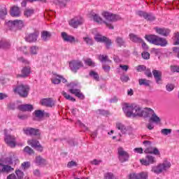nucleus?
<instances>
[{
    "label": "nucleus",
    "mask_w": 179,
    "mask_h": 179,
    "mask_svg": "<svg viewBox=\"0 0 179 179\" xmlns=\"http://www.w3.org/2000/svg\"><path fill=\"white\" fill-rule=\"evenodd\" d=\"M171 167V163L170 162L165 160L162 164H158L157 166L152 167V171L155 174H160L163 171H167Z\"/></svg>",
    "instance_id": "5"
},
{
    "label": "nucleus",
    "mask_w": 179,
    "mask_h": 179,
    "mask_svg": "<svg viewBox=\"0 0 179 179\" xmlns=\"http://www.w3.org/2000/svg\"><path fill=\"white\" fill-rule=\"evenodd\" d=\"M14 93L19 94L20 97L26 98L29 96V92H30V87L29 85H18L13 88Z\"/></svg>",
    "instance_id": "7"
},
{
    "label": "nucleus",
    "mask_w": 179,
    "mask_h": 179,
    "mask_svg": "<svg viewBox=\"0 0 179 179\" xmlns=\"http://www.w3.org/2000/svg\"><path fill=\"white\" fill-rule=\"evenodd\" d=\"M90 76L91 78H92L93 79H94V80H96L97 82L100 79V76H99V73H97V72H96L94 71H91L90 72Z\"/></svg>",
    "instance_id": "41"
},
{
    "label": "nucleus",
    "mask_w": 179,
    "mask_h": 179,
    "mask_svg": "<svg viewBox=\"0 0 179 179\" xmlns=\"http://www.w3.org/2000/svg\"><path fill=\"white\" fill-rule=\"evenodd\" d=\"M31 72V68L30 66H25L21 71V74H18L17 78H27Z\"/></svg>",
    "instance_id": "25"
},
{
    "label": "nucleus",
    "mask_w": 179,
    "mask_h": 179,
    "mask_svg": "<svg viewBox=\"0 0 179 179\" xmlns=\"http://www.w3.org/2000/svg\"><path fill=\"white\" fill-rule=\"evenodd\" d=\"M62 96H64V97L66 99V100H69L70 101H76V99L73 97H72L71 95H69V94L65 92H62Z\"/></svg>",
    "instance_id": "44"
},
{
    "label": "nucleus",
    "mask_w": 179,
    "mask_h": 179,
    "mask_svg": "<svg viewBox=\"0 0 179 179\" xmlns=\"http://www.w3.org/2000/svg\"><path fill=\"white\" fill-rule=\"evenodd\" d=\"M10 48V42L9 41H0V48H3L7 50Z\"/></svg>",
    "instance_id": "34"
},
{
    "label": "nucleus",
    "mask_w": 179,
    "mask_h": 179,
    "mask_svg": "<svg viewBox=\"0 0 179 179\" xmlns=\"http://www.w3.org/2000/svg\"><path fill=\"white\" fill-rule=\"evenodd\" d=\"M138 83L141 86H149L150 85V80L141 78L138 80Z\"/></svg>",
    "instance_id": "42"
},
{
    "label": "nucleus",
    "mask_w": 179,
    "mask_h": 179,
    "mask_svg": "<svg viewBox=\"0 0 179 179\" xmlns=\"http://www.w3.org/2000/svg\"><path fill=\"white\" fill-rule=\"evenodd\" d=\"M117 155L120 163H125L129 160V154L122 147L117 148Z\"/></svg>",
    "instance_id": "8"
},
{
    "label": "nucleus",
    "mask_w": 179,
    "mask_h": 179,
    "mask_svg": "<svg viewBox=\"0 0 179 179\" xmlns=\"http://www.w3.org/2000/svg\"><path fill=\"white\" fill-rule=\"evenodd\" d=\"M23 131L25 135H29L30 136H40V135H41V133L40 132V129H34L33 127L24 128Z\"/></svg>",
    "instance_id": "13"
},
{
    "label": "nucleus",
    "mask_w": 179,
    "mask_h": 179,
    "mask_svg": "<svg viewBox=\"0 0 179 179\" xmlns=\"http://www.w3.org/2000/svg\"><path fill=\"white\" fill-rule=\"evenodd\" d=\"M76 166H78V164L75 161H71L67 164L68 169H72V167H76Z\"/></svg>",
    "instance_id": "53"
},
{
    "label": "nucleus",
    "mask_w": 179,
    "mask_h": 179,
    "mask_svg": "<svg viewBox=\"0 0 179 179\" xmlns=\"http://www.w3.org/2000/svg\"><path fill=\"white\" fill-rule=\"evenodd\" d=\"M150 120L155 124H159V122H160V117H159L156 113H154Z\"/></svg>",
    "instance_id": "46"
},
{
    "label": "nucleus",
    "mask_w": 179,
    "mask_h": 179,
    "mask_svg": "<svg viewBox=\"0 0 179 179\" xmlns=\"http://www.w3.org/2000/svg\"><path fill=\"white\" fill-rule=\"evenodd\" d=\"M30 54L31 55H36L37 52H38V47L37 46H31L30 48Z\"/></svg>",
    "instance_id": "48"
},
{
    "label": "nucleus",
    "mask_w": 179,
    "mask_h": 179,
    "mask_svg": "<svg viewBox=\"0 0 179 179\" xmlns=\"http://www.w3.org/2000/svg\"><path fill=\"white\" fill-rule=\"evenodd\" d=\"M120 80H122V82L127 83L129 80V77L128 76L123 75L120 77Z\"/></svg>",
    "instance_id": "60"
},
{
    "label": "nucleus",
    "mask_w": 179,
    "mask_h": 179,
    "mask_svg": "<svg viewBox=\"0 0 179 179\" xmlns=\"http://www.w3.org/2000/svg\"><path fill=\"white\" fill-rule=\"evenodd\" d=\"M102 68L105 72H110V70L111 69V67H110L109 65H107L106 64H103L102 65Z\"/></svg>",
    "instance_id": "59"
},
{
    "label": "nucleus",
    "mask_w": 179,
    "mask_h": 179,
    "mask_svg": "<svg viewBox=\"0 0 179 179\" xmlns=\"http://www.w3.org/2000/svg\"><path fill=\"white\" fill-rule=\"evenodd\" d=\"M10 15L13 17H19L20 16V8L16 6H13L10 8Z\"/></svg>",
    "instance_id": "27"
},
{
    "label": "nucleus",
    "mask_w": 179,
    "mask_h": 179,
    "mask_svg": "<svg viewBox=\"0 0 179 179\" xmlns=\"http://www.w3.org/2000/svg\"><path fill=\"white\" fill-rule=\"evenodd\" d=\"M83 66V63L79 60H73L69 62V68L72 72H78L80 68Z\"/></svg>",
    "instance_id": "15"
},
{
    "label": "nucleus",
    "mask_w": 179,
    "mask_h": 179,
    "mask_svg": "<svg viewBox=\"0 0 179 179\" xmlns=\"http://www.w3.org/2000/svg\"><path fill=\"white\" fill-rule=\"evenodd\" d=\"M51 37V33L47 31H43L41 34V38L43 40V41H47L48 40H50V38Z\"/></svg>",
    "instance_id": "37"
},
{
    "label": "nucleus",
    "mask_w": 179,
    "mask_h": 179,
    "mask_svg": "<svg viewBox=\"0 0 179 179\" xmlns=\"http://www.w3.org/2000/svg\"><path fill=\"white\" fill-rule=\"evenodd\" d=\"M174 45H179V33H175L174 34Z\"/></svg>",
    "instance_id": "51"
},
{
    "label": "nucleus",
    "mask_w": 179,
    "mask_h": 179,
    "mask_svg": "<svg viewBox=\"0 0 179 179\" xmlns=\"http://www.w3.org/2000/svg\"><path fill=\"white\" fill-rule=\"evenodd\" d=\"M78 85V82H72L67 84V87H70L69 92L71 94H74L78 99H80V100H85V95L83 93L80 92V90L76 88Z\"/></svg>",
    "instance_id": "4"
},
{
    "label": "nucleus",
    "mask_w": 179,
    "mask_h": 179,
    "mask_svg": "<svg viewBox=\"0 0 179 179\" xmlns=\"http://www.w3.org/2000/svg\"><path fill=\"white\" fill-rule=\"evenodd\" d=\"M129 38L133 43H142V38H139L138 35H135L134 34H130Z\"/></svg>",
    "instance_id": "33"
},
{
    "label": "nucleus",
    "mask_w": 179,
    "mask_h": 179,
    "mask_svg": "<svg viewBox=\"0 0 179 179\" xmlns=\"http://www.w3.org/2000/svg\"><path fill=\"white\" fill-rule=\"evenodd\" d=\"M162 135H170L171 134V129H163L161 130Z\"/></svg>",
    "instance_id": "52"
},
{
    "label": "nucleus",
    "mask_w": 179,
    "mask_h": 179,
    "mask_svg": "<svg viewBox=\"0 0 179 179\" xmlns=\"http://www.w3.org/2000/svg\"><path fill=\"white\" fill-rule=\"evenodd\" d=\"M156 162V157L151 155H147L145 158L140 159V163L143 166H150V164H155Z\"/></svg>",
    "instance_id": "11"
},
{
    "label": "nucleus",
    "mask_w": 179,
    "mask_h": 179,
    "mask_svg": "<svg viewBox=\"0 0 179 179\" xmlns=\"http://www.w3.org/2000/svg\"><path fill=\"white\" fill-rule=\"evenodd\" d=\"M27 144L29 145V146H31V148H34V149H36L38 150V152H43V148L40 144V142L37 141L36 139H31L27 141Z\"/></svg>",
    "instance_id": "17"
},
{
    "label": "nucleus",
    "mask_w": 179,
    "mask_h": 179,
    "mask_svg": "<svg viewBox=\"0 0 179 179\" xmlns=\"http://www.w3.org/2000/svg\"><path fill=\"white\" fill-rule=\"evenodd\" d=\"M4 141L8 145V146H10V148H15L16 146V138L14 136H10V134H8V130L4 129Z\"/></svg>",
    "instance_id": "9"
},
{
    "label": "nucleus",
    "mask_w": 179,
    "mask_h": 179,
    "mask_svg": "<svg viewBox=\"0 0 179 179\" xmlns=\"http://www.w3.org/2000/svg\"><path fill=\"white\" fill-rule=\"evenodd\" d=\"M148 172H141L139 173H131L129 176V179H148Z\"/></svg>",
    "instance_id": "20"
},
{
    "label": "nucleus",
    "mask_w": 179,
    "mask_h": 179,
    "mask_svg": "<svg viewBox=\"0 0 179 179\" xmlns=\"http://www.w3.org/2000/svg\"><path fill=\"white\" fill-rule=\"evenodd\" d=\"M83 23V19L82 17H76L69 21V24L71 27L77 29L78 26H80Z\"/></svg>",
    "instance_id": "19"
},
{
    "label": "nucleus",
    "mask_w": 179,
    "mask_h": 179,
    "mask_svg": "<svg viewBox=\"0 0 179 179\" xmlns=\"http://www.w3.org/2000/svg\"><path fill=\"white\" fill-rule=\"evenodd\" d=\"M116 128L117 129H119L122 134H127L128 132V129H129V127H127L125 125H124V124L121 122L116 123Z\"/></svg>",
    "instance_id": "29"
},
{
    "label": "nucleus",
    "mask_w": 179,
    "mask_h": 179,
    "mask_svg": "<svg viewBox=\"0 0 179 179\" xmlns=\"http://www.w3.org/2000/svg\"><path fill=\"white\" fill-rule=\"evenodd\" d=\"M83 40L88 45H93V38H92L89 37V36H86V37H83Z\"/></svg>",
    "instance_id": "47"
},
{
    "label": "nucleus",
    "mask_w": 179,
    "mask_h": 179,
    "mask_svg": "<svg viewBox=\"0 0 179 179\" xmlns=\"http://www.w3.org/2000/svg\"><path fill=\"white\" fill-rule=\"evenodd\" d=\"M94 40L97 41V43H104L106 44V48H110L111 46V40L99 34L95 35Z\"/></svg>",
    "instance_id": "12"
},
{
    "label": "nucleus",
    "mask_w": 179,
    "mask_h": 179,
    "mask_svg": "<svg viewBox=\"0 0 179 179\" xmlns=\"http://www.w3.org/2000/svg\"><path fill=\"white\" fill-rule=\"evenodd\" d=\"M92 18L94 22H96L99 24H103V23H104L106 25V27H108L110 30H113L114 29V26H113V24L103 20V18L97 14L92 15Z\"/></svg>",
    "instance_id": "14"
},
{
    "label": "nucleus",
    "mask_w": 179,
    "mask_h": 179,
    "mask_svg": "<svg viewBox=\"0 0 179 179\" xmlns=\"http://www.w3.org/2000/svg\"><path fill=\"white\" fill-rule=\"evenodd\" d=\"M54 3L60 6V8H65L66 6V2L65 0H53Z\"/></svg>",
    "instance_id": "39"
},
{
    "label": "nucleus",
    "mask_w": 179,
    "mask_h": 179,
    "mask_svg": "<svg viewBox=\"0 0 179 179\" xmlns=\"http://www.w3.org/2000/svg\"><path fill=\"white\" fill-rule=\"evenodd\" d=\"M42 106H45V107H54L55 106V101L52 100V99H43L40 101Z\"/></svg>",
    "instance_id": "23"
},
{
    "label": "nucleus",
    "mask_w": 179,
    "mask_h": 179,
    "mask_svg": "<svg viewBox=\"0 0 179 179\" xmlns=\"http://www.w3.org/2000/svg\"><path fill=\"white\" fill-rule=\"evenodd\" d=\"M116 43L119 45V47H122V45H125V41L121 37H117L116 38Z\"/></svg>",
    "instance_id": "49"
},
{
    "label": "nucleus",
    "mask_w": 179,
    "mask_h": 179,
    "mask_svg": "<svg viewBox=\"0 0 179 179\" xmlns=\"http://www.w3.org/2000/svg\"><path fill=\"white\" fill-rule=\"evenodd\" d=\"M51 82L53 83V85H59L61 82H62V83H66L68 80H66V78L62 76L53 73L51 78Z\"/></svg>",
    "instance_id": "16"
},
{
    "label": "nucleus",
    "mask_w": 179,
    "mask_h": 179,
    "mask_svg": "<svg viewBox=\"0 0 179 179\" xmlns=\"http://www.w3.org/2000/svg\"><path fill=\"white\" fill-rule=\"evenodd\" d=\"M24 152H25V153H27L28 155H34V151L33 150V149H31V148H30L29 146H26L24 148Z\"/></svg>",
    "instance_id": "50"
},
{
    "label": "nucleus",
    "mask_w": 179,
    "mask_h": 179,
    "mask_svg": "<svg viewBox=\"0 0 179 179\" xmlns=\"http://www.w3.org/2000/svg\"><path fill=\"white\" fill-rule=\"evenodd\" d=\"M38 37V33L34 32L33 34H29L26 36L25 40L28 43H34L35 41H37V38Z\"/></svg>",
    "instance_id": "26"
},
{
    "label": "nucleus",
    "mask_w": 179,
    "mask_h": 179,
    "mask_svg": "<svg viewBox=\"0 0 179 179\" xmlns=\"http://www.w3.org/2000/svg\"><path fill=\"white\" fill-rule=\"evenodd\" d=\"M6 25L12 29L13 27H17V29H22L23 27V21L20 20H15L13 21L10 20L6 23Z\"/></svg>",
    "instance_id": "18"
},
{
    "label": "nucleus",
    "mask_w": 179,
    "mask_h": 179,
    "mask_svg": "<svg viewBox=\"0 0 179 179\" xmlns=\"http://www.w3.org/2000/svg\"><path fill=\"white\" fill-rule=\"evenodd\" d=\"M141 55L144 59H149L150 58V54L148 52H142Z\"/></svg>",
    "instance_id": "58"
},
{
    "label": "nucleus",
    "mask_w": 179,
    "mask_h": 179,
    "mask_svg": "<svg viewBox=\"0 0 179 179\" xmlns=\"http://www.w3.org/2000/svg\"><path fill=\"white\" fill-rule=\"evenodd\" d=\"M15 174H16V176H17V178L19 179L23 178L24 173H23V172L22 171H20L19 169L16 170L15 171Z\"/></svg>",
    "instance_id": "54"
},
{
    "label": "nucleus",
    "mask_w": 179,
    "mask_h": 179,
    "mask_svg": "<svg viewBox=\"0 0 179 179\" xmlns=\"http://www.w3.org/2000/svg\"><path fill=\"white\" fill-rule=\"evenodd\" d=\"M84 63L85 65L91 66L92 68H94L96 66V63H94V62H93L90 58L84 59Z\"/></svg>",
    "instance_id": "38"
},
{
    "label": "nucleus",
    "mask_w": 179,
    "mask_h": 179,
    "mask_svg": "<svg viewBox=\"0 0 179 179\" xmlns=\"http://www.w3.org/2000/svg\"><path fill=\"white\" fill-rule=\"evenodd\" d=\"M122 110L126 117H144V118H151V117L155 114V110L152 109L147 108L142 110V108L136 103H124Z\"/></svg>",
    "instance_id": "1"
},
{
    "label": "nucleus",
    "mask_w": 179,
    "mask_h": 179,
    "mask_svg": "<svg viewBox=\"0 0 179 179\" xmlns=\"http://www.w3.org/2000/svg\"><path fill=\"white\" fill-rule=\"evenodd\" d=\"M34 115L36 118H43L44 117V110H38L34 111Z\"/></svg>",
    "instance_id": "45"
},
{
    "label": "nucleus",
    "mask_w": 179,
    "mask_h": 179,
    "mask_svg": "<svg viewBox=\"0 0 179 179\" xmlns=\"http://www.w3.org/2000/svg\"><path fill=\"white\" fill-rule=\"evenodd\" d=\"M166 89L167 92H173V90H174V85L167 84L166 86Z\"/></svg>",
    "instance_id": "55"
},
{
    "label": "nucleus",
    "mask_w": 179,
    "mask_h": 179,
    "mask_svg": "<svg viewBox=\"0 0 179 179\" xmlns=\"http://www.w3.org/2000/svg\"><path fill=\"white\" fill-rule=\"evenodd\" d=\"M137 15L141 17H144L145 20H150V22L155 20V17L152 14H149L145 11H138Z\"/></svg>",
    "instance_id": "24"
},
{
    "label": "nucleus",
    "mask_w": 179,
    "mask_h": 179,
    "mask_svg": "<svg viewBox=\"0 0 179 179\" xmlns=\"http://www.w3.org/2000/svg\"><path fill=\"white\" fill-rule=\"evenodd\" d=\"M143 145L146 148L144 150V153L150 155H155V156H160V151L155 147L152 146V142L150 141H144Z\"/></svg>",
    "instance_id": "6"
},
{
    "label": "nucleus",
    "mask_w": 179,
    "mask_h": 179,
    "mask_svg": "<svg viewBox=\"0 0 179 179\" xmlns=\"http://www.w3.org/2000/svg\"><path fill=\"white\" fill-rule=\"evenodd\" d=\"M18 50L21 51L24 54H29V52H27V48L26 46H23V47H21V48H19Z\"/></svg>",
    "instance_id": "61"
},
{
    "label": "nucleus",
    "mask_w": 179,
    "mask_h": 179,
    "mask_svg": "<svg viewBox=\"0 0 179 179\" xmlns=\"http://www.w3.org/2000/svg\"><path fill=\"white\" fill-rule=\"evenodd\" d=\"M145 38L151 44H154V45H159L160 47H166L167 45V40L166 38L156 35H145Z\"/></svg>",
    "instance_id": "3"
},
{
    "label": "nucleus",
    "mask_w": 179,
    "mask_h": 179,
    "mask_svg": "<svg viewBox=\"0 0 179 179\" xmlns=\"http://www.w3.org/2000/svg\"><path fill=\"white\" fill-rule=\"evenodd\" d=\"M173 52H175L176 54H177V57H178V58L179 59V48L174 47V48H173Z\"/></svg>",
    "instance_id": "64"
},
{
    "label": "nucleus",
    "mask_w": 179,
    "mask_h": 179,
    "mask_svg": "<svg viewBox=\"0 0 179 179\" xmlns=\"http://www.w3.org/2000/svg\"><path fill=\"white\" fill-rule=\"evenodd\" d=\"M27 2H43V3H45L47 2V0H24L22 3L21 5L23 8H26L27 5Z\"/></svg>",
    "instance_id": "36"
},
{
    "label": "nucleus",
    "mask_w": 179,
    "mask_h": 179,
    "mask_svg": "<svg viewBox=\"0 0 179 179\" xmlns=\"http://www.w3.org/2000/svg\"><path fill=\"white\" fill-rule=\"evenodd\" d=\"M20 111H33V105L22 104L18 106Z\"/></svg>",
    "instance_id": "31"
},
{
    "label": "nucleus",
    "mask_w": 179,
    "mask_h": 179,
    "mask_svg": "<svg viewBox=\"0 0 179 179\" xmlns=\"http://www.w3.org/2000/svg\"><path fill=\"white\" fill-rule=\"evenodd\" d=\"M138 72H143V71H146V66L143 65H139L136 68Z\"/></svg>",
    "instance_id": "56"
},
{
    "label": "nucleus",
    "mask_w": 179,
    "mask_h": 179,
    "mask_svg": "<svg viewBox=\"0 0 179 179\" xmlns=\"http://www.w3.org/2000/svg\"><path fill=\"white\" fill-rule=\"evenodd\" d=\"M34 162L37 166H45L47 164V160L41 157V156L36 157Z\"/></svg>",
    "instance_id": "32"
},
{
    "label": "nucleus",
    "mask_w": 179,
    "mask_h": 179,
    "mask_svg": "<svg viewBox=\"0 0 179 179\" xmlns=\"http://www.w3.org/2000/svg\"><path fill=\"white\" fill-rule=\"evenodd\" d=\"M155 30L157 34H159L160 36H163L164 37H167L170 33H171V31L167 28H160V27H155Z\"/></svg>",
    "instance_id": "21"
},
{
    "label": "nucleus",
    "mask_w": 179,
    "mask_h": 179,
    "mask_svg": "<svg viewBox=\"0 0 179 179\" xmlns=\"http://www.w3.org/2000/svg\"><path fill=\"white\" fill-rule=\"evenodd\" d=\"M114 175L112 173H106L104 174V179H113Z\"/></svg>",
    "instance_id": "57"
},
{
    "label": "nucleus",
    "mask_w": 179,
    "mask_h": 179,
    "mask_svg": "<svg viewBox=\"0 0 179 179\" xmlns=\"http://www.w3.org/2000/svg\"><path fill=\"white\" fill-rule=\"evenodd\" d=\"M102 16L108 22H117V20H120L121 19V17L120 15L113 14V13L107 12V11L103 12Z\"/></svg>",
    "instance_id": "10"
},
{
    "label": "nucleus",
    "mask_w": 179,
    "mask_h": 179,
    "mask_svg": "<svg viewBox=\"0 0 179 179\" xmlns=\"http://www.w3.org/2000/svg\"><path fill=\"white\" fill-rule=\"evenodd\" d=\"M62 38H63L64 41H66V43H75L76 41V39H75V37L72 36V35H69L66 34V32H62L61 34Z\"/></svg>",
    "instance_id": "22"
},
{
    "label": "nucleus",
    "mask_w": 179,
    "mask_h": 179,
    "mask_svg": "<svg viewBox=\"0 0 179 179\" xmlns=\"http://www.w3.org/2000/svg\"><path fill=\"white\" fill-rule=\"evenodd\" d=\"M10 171H13V168L10 166L0 164V173H10Z\"/></svg>",
    "instance_id": "30"
},
{
    "label": "nucleus",
    "mask_w": 179,
    "mask_h": 179,
    "mask_svg": "<svg viewBox=\"0 0 179 179\" xmlns=\"http://www.w3.org/2000/svg\"><path fill=\"white\" fill-rule=\"evenodd\" d=\"M8 15V10L6 6H3L0 7V19H5V16Z\"/></svg>",
    "instance_id": "35"
},
{
    "label": "nucleus",
    "mask_w": 179,
    "mask_h": 179,
    "mask_svg": "<svg viewBox=\"0 0 179 179\" xmlns=\"http://www.w3.org/2000/svg\"><path fill=\"white\" fill-rule=\"evenodd\" d=\"M22 167L24 169H29L30 167V163L29 162H24L22 164Z\"/></svg>",
    "instance_id": "62"
},
{
    "label": "nucleus",
    "mask_w": 179,
    "mask_h": 179,
    "mask_svg": "<svg viewBox=\"0 0 179 179\" xmlns=\"http://www.w3.org/2000/svg\"><path fill=\"white\" fill-rule=\"evenodd\" d=\"M171 71H173V72H178L179 73V66H171Z\"/></svg>",
    "instance_id": "63"
},
{
    "label": "nucleus",
    "mask_w": 179,
    "mask_h": 179,
    "mask_svg": "<svg viewBox=\"0 0 179 179\" xmlns=\"http://www.w3.org/2000/svg\"><path fill=\"white\" fill-rule=\"evenodd\" d=\"M122 110L126 117H144V118H151V117L155 114V110L152 109L147 108L142 110V108L136 103H124Z\"/></svg>",
    "instance_id": "2"
},
{
    "label": "nucleus",
    "mask_w": 179,
    "mask_h": 179,
    "mask_svg": "<svg viewBox=\"0 0 179 179\" xmlns=\"http://www.w3.org/2000/svg\"><path fill=\"white\" fill-rule=\"evenodd\" d=\"M99 59L101 62H109L111 63V60L108 59V56L101 55L99 57Z\"/></svg>",
    "instance_id": "43"
},
{
    "label": "nucleus",
    "mask_w": 179,
    "mask_h": 179,
    "mask_svg": "<svg viewBox=\"0 0 179 179\" xmlns=\"http://www.w3.org/2000/svg\"><path fill=\"white\" fill-rule=\"evenodd\" d=\"M152 75L156 80V83L158 85H160V83H161L160 82H162V75H163L162 71H160L159 70H153Z\"/></svg>",
    "instance_id": "28"
},
{
    "label": "nucleus",
    "mask_w": 179,
    "mask_h": 179,
    "mask_svg": "<svg viewBox=\"0 0 179 179\" xmlns=\"http://www.w3.org/2000/svg\"><path fill=\"white\" fill-rule=\"evenodd\" d=\"M34 13V10L32 8H26L24 12V15L26 16V17H30L31 15Z\"/></svg>",
    "instance_id": "40"
}]
</instances>
